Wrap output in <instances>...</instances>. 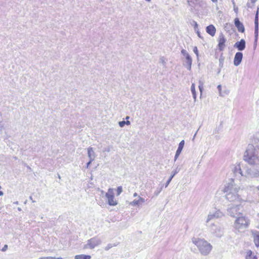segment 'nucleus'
Returning <instances> with one entry per match:
<instances>
[{"label": "nucleus", "mask_w": 259, "mask_h": 259, "mask_svg": "<svg viewBox=\"0 0 259 259\" xmlns=\"http://www.w3.org/2000/svg\"><path fill=\"white\" fill-rule=\"evenodd\" d=\"M243 160L250 165H256L259 167L258 151L254 146L248 145L243 155Z\"/></svg>", "instance_id": "f257e3e1"}, {"label": "nucleus", "mask_w": 259, "mask_h": 259, "mask_svg": "<svg viewBox=\"0 0 259 259\" xmlns=\"http://www.w3.org/2000/svg\"><path fill=\"white\" fill-rule=\"evenodd\" d=\"M192 241L197 247L200 253L203 255H207L212 250V245L203 239L193 238Z\"/></svg>", "instance_id": "f03ea898"}, {"label": "nucleus", "mask_w": 259, "mask_h": 259, "mask_svg": "<svg viewBox=\"0 0 259 259\" xmlns=\"http://www.w3.org/2000/svg\"><path fill=\"white\" fill-rule=\"evenodd\" d=\"M239 188L238 186L229 183L224 188V192L226 193V198L229 201H236L240 200L238 194Z\"/></svg>", "instance_id": "7ed1b4c3"}, {"label": "nucleus", "mask_w": 259, "mask_h": 259, "mask_svg": "<svg viewBox=\"0 0 259 259\" xmlns=\"http://www.w3.org/2000/svg\"><path fill=\"white\" fill-rule=\"evenodd\" d=\"M243 176L247 178H258L259 177V167L256 165L246 167L244 170Z\"/></svg>", "instance_id": "20e7f679"}, {"label": "nucleus", "mask_w": 259, "mask_h": 259, "mask_svg": "<svg viewBox=\"0 0 259 259\" xmlns=\"http://www.w3.org/2000/svg\"><path fill=\"white\" fill-rule=\"evenodd\" d=\"M250 223L249 220L245 217H237L235 222V228L236 229H243L248 227Z\"/></svg>", "instance_id": "39448f33"}, {"label": "nucleus", "mask_w": 259, "mask_h": 259, "mask_svg": "<svg viewBox=\"0 0 259 259\" xmlns=\"http://www.w3.org/2000/svg\"><path fill=\"white\" fill-rule=\"evenodd\" d=\"M242 206L240 205H231L227 209L228 214L232 217H237L241 215Z\"/></svg>", "instance_id": "423d86ee"}, {"label": "nucleus", "mask_w": 259, "mask_h": 259, "mask_svg": "<svg viewBox=\"0 0 259 259\" xmlns=\"http://www.w3.org/2000/svg\"><path fill=\"white\" fill-rule=\"evenodd\" d=\"M258 10L259 8H257L254 18V41L253 44V47L254 49L256 48L257 46L258 34Z\"/></svg>", "instance_id": "0eeeda50"}, {"label": "nucleus", "mask_w": 259, "mask_h": 259, "mask_svg": "<svg viewBox=\"0 0 259 259\" xmlns=\"http://www.w3.org/2000/svg\"><path fill=\"white\" fill-rule=\"evenodd\" d=\"M105 196L107 199L108 204L110 206H115L117 204V201L114 200L113 189L109 188L106 193Z\"/></svg>", "instance_id": "6e6552de"}, {"label": "nucleus", "mask_w": 259, "mask_h": 259, "mask_svg": "<svg viewBox=\"0 0 259 259\" xmlns=\"http://www.w3.org/2000/svg\"><path fill=\"white\" fill-rule=\"evenodd\" d=\"M101 242L102 241L99 238L95 237L88 240L87 244L85 245V247L92 249L96 246L100 245Z\"/></svg>", "instance_id": "1a4fd4ad"}, {"label": "nucleus", "mask_w": 259, "mask_h": 259, "mask_svg": "<svg viewBox=\"0 0 259 259\" xmlns=\"http://www.w3.org/2000/svg\"><path fill=\"white\" fill-rule=\"evenodd\" d=\"M211 230L212 233L218 237H222L224 234L223 229L221 226L212 225Z\"/></svg>", "instance_id": "9d476101"}, {"label": "nucleus", "mask_w": 259, "mask_h": 259, "mask_svg": "<svg viewBox=\"0 0 259 259\" xmlns=\"http://www.w3.org/2000/svg\"><path fill=\"white\" fill-rule=\"evenodd\" d=\"M218 41V49L220 51H223L225 48V43L226 42V39L225 38L223 33H221L220 34Z\"/></svg>", "instance_id": "9b49d317"}, {"label": "nucleus", "mask_w": 259, "mask_h": 259, "mask_svg": "<svg viewBox=\"0 0 259 259\" xmlns=\"http://www.w3.org/2000/svg\"><path fill=\"white\" fill-rule=\"evenodd\" d=\"M232 171L237 178L240 179L241 177H244V171H242L240 164L235 165L232 169Z\"/></svg>", "instance_id": "f8f14e48"}, {"label": "nucleus", "mask_w": 259, "mask_h": 259, "mask_svg": "<svg viewBox=\"0 0 259 259\" xmlns=\"http://www.w3.org/2000/svg\"><path fill=\"white\" fill-rule=\"evenodd\" d=\"M234 24L239 32L243 33L245 31L244 26L238 18H236L234 19Z\"/></svg>", "instance_id": "ddd939ff"}, {"label": "nucleus", "mask_w": 259, "mask_h": 259, "mask_svg": "<svg viewBox=\"0 0 259 259\" xmlns=\"http://www.w3.org/2000/svg\"><path fill=\"white\" fill-rule=\"evenodd\" d=\"M234 48H237L238 51H242L245 49L246 42L244 39H241L240 41H237L234 45Z\"/></svg>", "instance_id": "4468645a"}, {"label": "nucleus", "mask_w": 259, "mask_h": 259, "mask_svg": "<svg viewBox=\"0 0 259 259\" xmlns=\"http://www.w3.org/2000/svg\"><path fill=\"white\" fill-rule=\"evenodd\" d=\"M243 58V54L242 53L239 52H237L234 57V65H239L241 61L242 60Z\"/></svg>", "instance_id": "2eb2a0df"}, {"label": "nucleus", "mask_w": 259, "mask_h": 259, "mask_svg": "<svg viewBox=\"0 0 259 259\" xmlns=\"http://www.w3.org/2000/svg\"><path fill=\"white\" fill-rule=\"evenodd\" d=\"M181 53L184 56V57L186 60V62L187 65H192V58L189 55L187 51L184 49H183L181 51Z\"/></svg>", "instance_id": "dca6fc26"}, {"label": "nucleus", "mask_w": 259, "mask_h": 259, "mask_svg": "<svg viewBox=\"0 0 259 259\" xmlns=\"http://www.w3.org/2000/svg\"><path fill=\"white\" fill-rule=\"evenodd\" d=\"M180 170V168H179L178 166H177L176 169H174L172 171L171 176H170V177L169 178V179L167 181L166 183H165V187H167L168 186V185L170 183V182H171V180L172 179V178L174 177V176L177 174H178Z\"/></svg>", "instance_id": "f3484780"}, {"label": "nucleus", "mask_w": 259, "mask_h": 259, "mask_svg": "<svg viewBox=\"0 0 259 259\" xmlns=\"http://www.w3.org/2000/svg\"><path fill=\"white\" fill-rule=\"evenodd\" d=\"M206 31L210 35L213 36L215 34L216 29L212 24H210L206 27Z\"/></svg>", "instance_id": "a211bd4d"}, {"label": "nucleus", "mask_w": 259, "mask_h": 259, "mask_svg": "<svg viewBox=\"0 0 259 259\" xmlns=\"http://www.w3.org/2000/svg\"><path fill=\"white\" fill-rule=\"evenodd\" d=\"M88 156L91 161H93L96 157V154L93 150V148L90 147L88 148Z\"/></svg>", "instance_id": "6ab92c4d"}, {"label": "nucleus", "mask_w": 259, "mask_h": 259, "mask_svg": "<svg viewBox=\"0 0 259 259\" xmlns=\"http://www.w3.org/2000/svg\"><path fill=\"white\" fill-rule=\"evenodd\" d=\"M253 240L256 247L259 246V231H256L253 234Z\"/></svg>", "instance_id": "aec40b11"}, {"label": "nucleus", "mask_w": 259, "mask_h": 259, "mask_svg": "<svg viewBox=\"0 0 259 259\" xmlns=\"http://www.w3.org/2000/svg\"><path fill=\"white\" fill-rule=\"evenodd\" d=\"M198 83H199L198 88H199V91L200 92V95H201L202 93L203 90V85L204 83V80L202 78H201L199 79Z\"/></svg>", "instance_id": "412c9836"}, {"label": "nucleus", "mask_w": 259, "mask_h": 259, "mask_svg": "<svg viewBox=\"0 0 259 259\" xmlns=\"http://www.w3.org/2000/svg\"><path fill=\"white\" fill-rule=\"evenodd\" d=\"M191 91L192 92L193 98L194 100V101L196 100V92L195 90V85L194 83H193L191 87Z\"/></svg>", "instance_id": "4be33fe9"}, {"label": "nucleus", "mask_w": 259, "mask_h": 259, "mask_svg": "<svg viewBox=\"0 0 259 259\" xmlns=\"http://www.w3.org/2000/svg\"><path fill=\"white\" fill-rule=\"evenodd\" d=\"M184 144H185L184 140L181 141L179 144V146L176 151V152H178V153L181 154V153L182 152V151L184 148Z\"/></svg>", "instance_id": "5701e85b"}, {"label": "nucleus", "mask_w": 259, "mask_h": 259, "mask_svg": "<svg viewBox=\"0 0 259 259\" xmlns=\"http://www.w3.org/2000/svg\"><path fill=\"white\" fill-rule=\"evenodd\" d=\"M91 258L90 255L84 254L76 255L75 256V259H90Z\"/></svg>", "instance_id": "b1692460"}, {"label": "nucleus", "mask_w": 259, "mask_h": 259, "mask_svg": "<svg viewBox=\"0 0 259 259\" xmlns=\"http://www.w3.org/2000/svg\"><path fill=\"white\" fill-rule=\"evenodd\" d=\"M246 259H257V257L252 254L251 250H249L247 252Z\"/></svg>", "instance_id": "393cba45"}, {"label": "nucleus", "mask_w": 259, "mask_h": 259, "mask_svg": "<svg viewBox=\"0 0 259 259\" xmlns=\"http://www.w3.org/2000/svg\"><path fill=\"white\" fill-rule=\"evenodd\" d=\"M212 215L214 218H219L223 215V213L221 211L218 210L216 211L214 213H213Z\"/></svg>", "instance_id": "a878e982"}, {"label": "nucleus", "mask_w": 259, "mask_h": 259, "mask_svg": "<svg viewBox=\"0 0 259 259\" xmlns=\"http://www.w3.org/2000/svg\"><path fill=\"white\" fill-rule=\"evenodd\" d=\"M190 23L192 26H194L195 31H196L197 29H198V25L195 21L192 20Z\"/></svg>", "instance_id": "bb28decb"}, {"label": "nucleus", "mask_w": 259, "mask_h": 259, "mask_svg": "<svg viewBox=\"0 0 259 259\" xmlns=\"http://www.w3.org/2000/svg\"><path fill=\"white\" fill-rule=\"evenodd\" d=\"M257 0H250V2H247L246 6L248 8H252Z\"/></svg>", "instance_id": "cd10ccee"}, {"label": "nucleus", "mask_w": 259, "mask_h": 259, "mask_svg": "<svg viewBox=\"0 0 259 259\" xmlns=\"http://www.w3.org/2000/svg\"><path fill=\"white\" fill-rule=\"evenodd\" d=\"M187 3L190 7L194 8L195 5L194 0H187Z\"/></svg>", "instance_id": "c85d7f7f"}, {"label": "nucleus", "mask_w": 259, "mask_h": 259, "mask_svg": "<svg viewBox=\"0 0 259 259\" xmlns=\"http://www.w3.org/2000/svg\"><path fill=\"white\" fill-rule=\"evenodd\" d=\"M122 192V186H118L117 188V196H119Z\"/></svg>", "instance_id": "c756f323"}, {"label": "nucleus", "mask_w": 259, "mask_h": 259, "mask_svg": "<svg viewBox=\"0 0 259 259\" xmlns=\"http://www.w3.org/2000/svg\"><path fill=\"white\" fill-rule=\"evenodd\" d=\"M163 186H161L159 188H157L154 192V194L156 196H158L162 190Z\"/></svg>", "instance_id": "7c9ffc66"}, {"label": "nucleus", "mask_w": 259, "mask_h": 259, "mask_svg": "<svg viewBox=\"0 0 259 259\" xmlns=\"http://www.w3.org/2000/svg\"><path fill=\"white\" fill-rule=\"evenodd\" d=\"M131 205L133 206H136V205H139L140 204V203L139 202L138 200H134L132 202H131Z\"/></svg>", "instance_id": "2f4dec72"}, {"label": "nucleus", "mask_w": 259, "mask_h": 259, "mask_svg": "<svg viewBox=\"0 0 259 259\" xmlns=\"http://www.w3.org/2000/svg\"><path fill=\"white\" fill-rule=\"evenodd\" d=\"M213 218H214V217H213L212 214L209 213L208 215V216H207V220H206V223H208L209 221H210Z\"/></svg>", "instance_id": "473e14b6"}, {"label": "nucleus", "mask_w": 259, "mask_h": 259, "mask_svg": "<svg viewBox=\"0 0 259 259\" xmlns=\"http://www.w3.org/2000/svg\"><path fill=\"white\" fill-rule=\"evenodd\" d=\"M118 124H119V125L121 127H123L125 125V121L123 120V121H119L118 122Z\"/></svg>", "instance_id": "72a5a7b5"}, {"label": "nucleus", "mask_w": 259, "mask_h": 259, "mask_svg": "<svg viewBox=\"0 0 259 259\" xmlns=\"http://www.w3.org/2000/svg\"><path fill=\"white\" fill-rule=\"evenodd\" d=\"M193 52L197 56H198V50L197 48L196 47H195L194 48Z\"/></svg>", "instance_id": "f704fd0d"}, {"label": "nucleus", "mask_w": 259, "mask_h": 259, "mask_svg": "<svg viewBox=\"0 0 259 259\" xmlns=\"http://www.w3.org/2000/svg\"><path fill=\"white\" fill-rule=\"evenodd\" d=\"M112 247V245L111 244H109L107 245V246L105 248V249L106 250H108L109 249H110Z\"/></svg>", "instance_id": "c9c22d12"}, {"label": "nucleus", "mask_w": 259, "mask_h": 259, "mask_svg": "<svg viewBox=\"0 0 259 259\" xmlns=\"http://www.w3.org/2000/svg\"><path fill=\"white\" fill-rule=\"evenodd\" d=\"M217 88L219 91L220 95H221V90H222V86L221 85L219 84L218 85Z\"/></svg>", "instance_id": "e433bc0d"}, {"label": "nucleus", "mask_w": 259, "mask_h": 259, "mask_svg": "<svg viewBox=\"0 0 259 259\" xmlns=\"http://www.w3.org/2000/svg\"><path fill=\"white\" fill-rule=\"evenodd\" d=\"M7 249H8V245L6 244V245H4V246L2 249V251H5L7 250Z\"/></svg>", "instance_id": "4c0bfd02"}, {"label": "nucleus", "mask_w": 259, "mask_h": 259, "mask_svg": "<svg viewBox=\"0 0 259 259\" xmlns=\"http://www.w3.org/2000/svg\"><path fill=\"white\" fill-rule=\"evenodd\" d=\"M40 259H55V257L48 256L40 258Z\"/></svg>", "instance_id": "58836bf2"}, {"label": "nucleus", "mask_w": 259, "mask_h": 259, "mask_svg": "<svg viewBox=\"0 0 259 259\" xmlns=\"http://www.w3.org/2000/svg\"><path fill=\"white\" fill-rule=\"evenodd\" d=\"M180 154V153H178V152L176 153V154H175V158H174L175 161H176V160L177 159V158L179 156Z\"/></svg>", "instance_id": "ea45409f"}, {"label": "nucleus", "mask_w": 259, "mask_h": 259, "mask_svg": "<svg viewBox=\"0 0 259 259\" xmlns=\"http://www.w3.org/2000/svg\"><path fill=\"white\" fill-rule=\"evenodd\" d=\"M139 200V203H140V202H145V199L144 198H142V197H140L139 199H138Z\"/></svg>", "instance_id": "a19ab883"}, {"label": "nucleus", "mask_w": 259, "mask_h": 259, "mask_svg": "<svg viewBox=\"0 0 259 259\" xmlns=\"http://www.w3.org/2000/svg\"><path fill=\"white\" fill-rule=\"evenodd\" d=\"M196 31H197V34L199 38H202V37L201 36V35L200 34V32L198 31V29H197Z\"/></svg>", "instance_id": "79ce46f5"}, {"label": "nucleus", "mask_w": 259, "mask_h": 259, "mask_svg": "<svg viewBox=\"0 0 259 259\" xmlns=\"http://www.w3.org/2000/svg\"><path fill=\"white\" fill-rule=\"evenodd\" d=\"M93 161H91V160H89V161L87 163V168H88L90 165L91 164V163Z\"/></svg>", "instance_id": "37998d69"}, {"label": "nucleus", "mask_w": 259, "mask_h": 259, "mask_svg": "<svg viewBox=\"0 0 259 259\" xmlns=\"http://www.w3.org/2000/svg\"><path fill=\"white\" fill-rule=\"evenodd\" d=\"M3 128V125L1 122H0V132H2Z\"/></svg>", "instance_id": "c03bdc74"}, {"label": "nucleus", "mask_w": 259, "mask_h": 259, "mask_svg": "<svg viewBox=\"0 0 259 259\" xmlns=\"http://www.w3.org/2000/svg\"><path fill=\"white\" fill-rule=\"evenodd\" d=\"M125 124L126 125H130L131 124V122L128 120L125 121Z\"/></svg>", "instance_id": "a18cd8bd"}, {"label": "nucleus", "mask_w": 259, "mask_h": 259, "mask_svg": "<svg viewBox=\"0 0 259 259\" xmlns=\"http://www.w3.org/2000/svg\"><path fill=\"white\" fill-rule=\"evenodd\" d=\"M4 195V193L3 191H0V196H3Z\"/></svg>", "instance_id": "49530a36"}, {"label": "nucleus", "mask_w": 259, "mask_h": 259, "mask_svg": "<svg viewBox=\"0 0 259 259\" xmlns=\"http://www.w3.org/2000/svg\"><path fill=\"white\" fill-rule=\"evenodd\" d=\"M133 196H134V197H136V196H138V194H137V193H135L134 194V195H133Z\"/></svg>", "instance_id": "de8ad7c7"}, {"label": "nucleus", "mask_w": 259, "mask_h": 259, "mask_svg": "<svg viewBox=\"0 0 259 259\" xmlns=\"http://www.w3.org/2000/svg\"><path fill=\"white\" fill-rule=\"evenodd\" d=\"M188 66V69H189V70H191V66Z\"/></svg>", "instance_id": "09e8293b"}, {"label": "nucleus", "mask_w": 259, "mask_h": 259, "mask_svg": "<svg viewBox=\"0 0 259 259\" xmlns=\"http://www.w3.org/2000/svg\"><path fill=\"white\" fill-rule=\"evenodd\" d=\"M14 204L18 205L19 204V202H18V201H16V202H14Z\"/></svg>", "instance_id": "8fccbe9b"}, {"label": "nucleus", "mask_w": 259, "mask_h": 259, "mask_svg": "<svg viewBox=\"0 0 259 259\" xmlns=\"http://www.w3.org/2000/svg\"><path fill=\"white\" fill-rule=\"evenodd\" d=\"M213 3H217L218 0H211Z\"/></svg>", "instance_id": "3c124183"}, {"label": "nucleus", "mask_w": 259, "mask_h": 259, "mask_svg": "<svg viewBox=\"0 0 259 259\" xmlns=\"http://www.w3.org/2000/svg\"><path fill=\"white\" fill-rule=\"evenodd\" d=\"M129 118H130V117H129V116H127L126 117V118H125V119H126V120L128 119Z\"/></svg>", "instance_id": "603ef678"}, {"label": "nucleus", "mask_w": 259, "mask_h": 259, "mask_svg": "<svg viewBox=\"0 0 259 259\" xmlns=\"http://www.w3.org/2000/svg\"><path fill=\"white\" fill-rule=\"evenodd\" d=\"M18 210L19 211H21V208L20 207H18Z\"/></svg>", "instance_id": "864d4df0"}, {"label": "nucleus", "mask_w": 259, "mask_h": 259, "mask_svg": "<svg viewBox=\"0 0 259 259\" xmlns=\"http://www.w3.org/2000/svg\"><path fill=\"white\" fill-rule=\"evenodd\" d=\"M55 259H63V258L62 257H58V258L55 257Z\"/></svg>", "instance_id": "5fc2aeb1"}, {"label": "nucleus", "mask_w": 259, "mask_h": 259, "mask_svg": "<svg viewBox=\"0 0 259 259\" xmlns=\"http://www.w3.org/2000/svg\"><path fill=\"white\" fill-rule=\"evenodd\" d=\"M220 64L223 63H222V60H221V59H220Z\"/></svg>", "instance_id": "6e6d98bb"}, {"label": "nucleus", "mask_w": 259, "mask_h": 259, "mask_svg": "<svg viewBox=\"0 0 259 259\" xmlns=\"http://www.w3.org/2000/svg\"><path fill=\"white\" fill-rule=\"evenodd\" d=\"M29 199H30V200H32V196H30L29 197Z\"/></svg>", "instance_id": "4d7b16f0"}, {"label": "nucleus", "mask_w": 259, "mask_h": 259, "mask_svg": "<svg viewBox=\"0 0 259 259\" xmlns=\"http://www.w3.org/2000/svg\"><path fill=\"white\" fill-rule=\"evenodd\" d=\"M237 9H238L237 8H236V9L234 8V11H236V10H237Z\"/></svg>", "instance_id": "13d9d810"}, {"label": "nucleus", "mask_w": 259, "mask_h": 259, "mask_svg": "<svg viewBox=\"0 0 259 259\" xmlns=\"http://www.w3.org/2000/svg\"><path fill=\"white\" fill-rule=\"evenodd\" d=\"M196 132H197V131ZM196 133H196L195 134V135H194V137H195V136L196 135Z\"/></svg>", "instance_id": "bf43d9fd"}, {"label": "nucleus", "mask_w": 259, "mask_h": 259, "mask_svg": "<svg viewBox=\"0 0 259 259\" xmlns=\"http://www.w3.org/2000/svg\"><path fill=\"white\" fill-rule=\"evenodd\" d=\"M257 216L259 218V212L257 214Z\"/></svg>", "instance_id": "052dcab7"}, {"label": "nucleus", "mask_w": 259, "mask_h": 259, "mask_svg": "<svg viewBox=\"0 0 259 259\" xmlns=\"http://www.w3.org/2000/svg\"><path fill=\"white\" fill-rule=\"evenodd\" d=\"M14 158L15 159H17V158H16V157H14Z\"/></svg>", "instance_id": "680f3d73"}, {"label": "nucleus", "mask_w": 259, "mask_h": 259, "mask_svg": "<svg viewBox=\"0 0 259 259\" xmlns=\"http://www.w3.org/2000/svg\"><path fill=\"white\" fill-rule=\"evenodd\" d=\"M257 189L259 190V186L257 187Z\"/></svg>", "instance_id": "e2e57ef3"}, {"label": "nucleus", "mask_w": 259, "mask_h": 259, "mask_svg": "<svg viewBox=\"0 0 259 259\" xmlns=\"http://www.w3.org/2000/svg\"><path fill=\"white\" fill-rule=\"evenodd\" d=\"M2 188L1 186H0V189Z\"/></svg>", "instance_id": "0e129e2a"}]
</instances>
